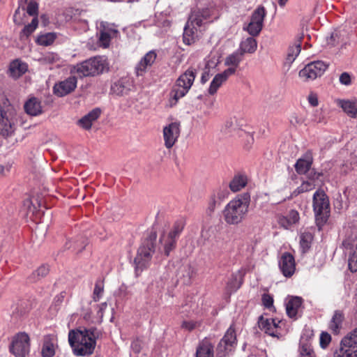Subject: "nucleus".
I'll return each mask as SVG.
<instances>
[{"instance_id":"f257e3e1","label":"nucleus","mask_w":357,"mask_h":357,"mask_svg":"<svg viewBox=\"0 0 357 357\" xmlns=\"http://www.w3.org/2000/svg\"><path fill=\"white\" fill-rule=\"evenodd\" d=\"M99 335L96 328L72 330L68 333V342L76 356H89L93 354Z\"/></svg>"},{"instance_id":"f03ea898","label":"nucleus","mask_w":357,"mask_h":357,"mask_svg":"<svg viewBox=\"0 0 357 357\" xmlns=\"http://www.w3.org/2000/svg\"><path fill=\"white\" fill-rule=\"evenodd\" d=\"M250 204L249 193L238 195L230 200L222 210V217L229 225H238L246 218Z\"/></svg>"},{"instance_id":"7ed1b4c3","label":"nucleus","mask_w":357,"mask_h":357,"mask_svg":"<svg viewBox=\"0 0 357 357\" xmlns=\"http://www.w3.org/2000/svg\"><path fill=\"white\" fill-rule=\"evenodd\" d=\"M210 16L211 11L207 8L195 10L192 12L184 28V43L191 45L195 42L204 29V25L209 20Z\"/></svg>"},{"instance_id":"20e7f679","label":"nucleus","mask_w":357,"mask_h":357,"mask_svg":"<svg viewBox=\"0 0 357 357\" xmlns=\"http://www.w3.org/2000/svg\"><path fill=\"white\" fill-rule=\"evenodd\" d=\"M196 74V70L190 68L177 78L169 93L168 104L170 107L175 106L188 93L194 83Z\"/></svg>"},{"instance_id":"39448f33","label":"nucleus","mask_w":357,"mask_h":357,"mask_svg":"<svg viewBox=\"0 0 357 357\" xmlns=\"http://www.w3.org/2000/svg\"><path fill=\"white\" fill-rule=\"evenodd\" d=\"M108 69L107 59L102 56H94L74 67V72L80 77L96 76Z\"/></svg>"},{"instance_id":"423d86ee","label":"nucleus","mask_w":357,"mask_h":357,"mask_svg":"<svg viewBox=\"0 0 357 357\" xmlns=\"http://www.w3.org/2000/svg\"><path fill=\"white\" fill-rule=\"evenodd\" d=\"M16 111L6 100L0 103V135L9 136L15 130Z\"/></svg>"},{"instance_id":"0eeeda50","label":"nucleus","mask_w":357,"mask_h":357,"mask_svg":"<svg viewBox=\"0 0 357 357\" xmlns=\"http://www.w3.org/2000/svg\"><path fill=\"white\" fill-rule=\"evenodd\" d=\"M313 210L317 225L319 227L324 225L330 213L329 200L324 191L317 190L314 192L313 195Z\"/></svg>"},{"instance_id":"6e6552de","label":"nucleus","mask_w":357,"mask_h":357,"mask_svg":"<svg viewBox=\"0 0 357 357\" xmlns=\"http://www.w3.org/2000/svg\"><path fill=\"white\" fill-rule=\"evenodd\" d=\"M155 252V245L152 239L145 240L139 246L134 259L137 274L148 268Z\"/></svg>"},{"instance_id":"1a4fd4ad","label":"nucleus","mask_w":357,"mask_h":357,"mask_svg":"<svg viewBox=\"0 0 357 357\" xmlns=\"http://www.w3.org/2000/svg\"><path fill=\"white\" fill-rule=\"evenodd\" d=\"M343 245L347 249L353 250L349 258V268L351 272L357 271V222L349 227Z\"/></svg>"},{"instance_id":"9d476101","label":"nucleus","mask_w":357,"mask_h":357,"mask_svg":"<svg viewBox=\"0 0 357 357\" xmlns=\"http://www.w3.org/2000/svg\"><path fill=\"white\" fill-rule=\"evenodd\" d=\"M183 229L182 222H176L172 229L168 232H164L159 239L160 248L168 257L172 250L176 248V240Z\"/></svg>"},{"instance_id":"9b49d317","label":"nucleus","mask_w":357,"mask_h":357,"mask_svg":"<svg viewBox=\"0 0 357 357\" xmlns=\"http://www.w3.org/2000/svg\"><path fill=\"white\" fill-rule=\"evenodd\" d=\"M335 357H357V328L342 338Z\"/></svg>"},{"instance_id":"f8f14e48","label":"nucleus","mask_w":357,"mask_h":357,"mask_svg":"<svg viewBox=\"0 0 357 357\" xmlns=\"http://www.w3.org/2000/svg\"><path fill=\"white\" fill-rule=\"evenodd\" d=\"M236 341L235 324L233 322L217 347V356L225 357L236 345Z\"/></svg>"},{"instance_id":"ddd939ff","label":"nucleus","mask_w":357,"mask_h":357,"mask_svg":"<svg viewBox=\"0 0 357 357\" xmlns=\"http://www.w3.org/2000/svg\"><path fill=\"white\" fill-rule=\"evenodd\" d=\"M328 65L322 61H316L307 64L298 73L299 77L303 82H309L321 76L327 69Z\"/></svg>"},{"instance_id":"4468645a","label":"nucleus","mask_w":357,"mask_h":357,"mask_svg":"<svg viewBox=\"0 0 357 357\" xmlns=\"http://www.w3.org/2000/svg\"><path fill=\"white\" fill-rule=\"evenodd\" d=\"M29 337L25 333H19L13 337L10 351L16 357H25L30 350Z\"/></svg>"},{"instance_id":"2eb2a0df","label":"nucleus","mask_w":357,"mask_h":357,"mask_svg":"<svg viewBox=\"0 0 357 357\" xmlns=\"http://www.w3.org/2000/svg\"><path fill=\"white\" fill-rule=\"evenodd\" d=\"M163 139L167 149H171L177 142L181 132L179 122H172L163 128Z\"/></svg>"},{"instance_id":"dca6fc26","label":"nucleus","mask_w":357,"mask_h":357,"mask_svg":"<svg viewBox=\"0 0 357 357\" xmlns=\"http://www.w3.org/2000/svg\"><path fill=\"white\" fill-rule=\"evenodd\" d=\"M77 84V78L75 76H70L54 84V93L59 97H63L73 92L76 89Z\"/></svg>"},{"instance_id":"f3484780","label":"nucleus","mask_w":357,"mask_h":357,"mask_svg":"<svg viewBox=\"0 0 357 357\" xmlns=\"http://www.w3.org/2000/svg\"><path fill=\"white\" fill-rule=\"evenodd\" d=\"M157 54L155 51L151 50L139 60L135 67V74L137 77H143L155 63Z\"/></svg>"},{"instance_id":"a211bd4d","label":"nucleus","mask_w":357,"mask_h":357,"mask_svg":"<svg viewBox=\"0 0 357 357\" xmlns=\"http://www.w3.org/2000/svg\"><path fill=\"white\" fill-rule=\"evenodd\" d=\"M259 325L260 328L270 336L278 337L281 335L282 321L280 320L261 317Z\"/></svg>"},{"instance_id":"6ab92c4d","label":"nucleus","mask_w":357,"mask_h":357,"mask_svg":"<svg viewBox=\"0 0 357 357\" xmlns=\"http://www.w3.org/2000/svg\"><path fill=\"white\" fill-rule=\"evenodd\" d=\"M279 267L284 276L291 277L296 270L294 256L289 252H284L279 260Z\"/></svg>"},{"instance_id":"aec40b11","label":"nucleus","mask_w":357,"mask_h":357,"mask_svg":"<svg viewBox=\"0 0 357 357\" xmlns=\"http://www.w3.org/2000/svg\"><path fill=\"white\" fill-rule=\"evenodd\" d=\"M235 73L234 68H228L222 73L217 74L211 81L208 93L209 95H214L218 91V89L222 85V84L227 81V79L231 75Z\"/></svg>"},{"instance_id":"412c9836","label":"nucleus","mask_w":357,"mask_h":357,"mask_svg":"<svg viewBox=\"0 0 357 357\" xmlns=\"http://www.w3.org/2000/svg\"><path fill=\"white\" fill-rule=\"evenodd\" d=\"M229 192L227 186H220L213 190L208 201L207 211L210 213L214 211L216 204H220L224 199L229 197Z\"/></svg>"},{"instance_id":"4be33fe9","label":"nucleus","mask_w":357,"mask_h":357,"mask_svg":"<svg viewBox=\"0 0 357 357\" xmlns=\"http://www.w3.org/2000/svg\"><path fill=\"white\" fill-rule=\"evenodd\" d=\"M300 220V215L296 210H290L287 215H278V223L285 229H291Z\"/></svg>"},{"instance_id":"5701e85b","label":"nucleus","mask_w":357,"mask_h":357,"mask_svg":"<svg viewBox=\"0 0 357 357\" xmlns=\"http://www.w3.org/2000/svg\"><path fill=\"white\" fill-rule=\"evenodd\" d=\"M134 87L133 80L128 77H123L114 83L112 91L118 96L126 95Z\"/></svg>"},{"instance_id":"b1692460","label":"nucleus","mask_w":357,"mask_h":357,"mask_svg":"<svg viewBox=\"0 0 357 357\" xmlns=\"http://www.w3.org/2000/svg\"><path fill=\"white\" fill-rule=\"evenodd\" d=\"M302 303V298L298 296H289L286 298V312L289 317L297 319V315L301 307Z\"/></svg>"},{"instance_id":"393cba45","label":"nucleus","mask_w":357,"mask_h":357,"mask_svg":"<svg viewBox=\"0 0 357 357\" xmlns=\"http://www.w3.org/2000/svg\"><path fill=\"white\" fill-rule=\"evenodd\" d=\"M312 163V155L311 152H306L302 158H299L296 162L294 167L296 171L299 174L307 173Z\"/></svg>"},{"instance_id":"a878e982","label":"nucleus","mask_w":357,"mask_h":357,"mask_svg":"<svg viewBox=\"0 0 357 357\" xmlns=\"http://www.w3.org/2000/svg\"><path fill=\"white\" fill-rule=\"evenodd\" d=\"M101 114L100 108H94L78 121V125L85 130H89L93 123L96 121Z\"/></svg>"},{"instance_id":"bb28decb","label":"nucleus","mask_w":357,"mask_h":357,"mask_svg":"<svg viewBox=\"0 0 357 357\" xmlns=\"http://www.w3.org/2000/svg\"><path fill=\"white\" fill-rule=\"evenodd\" d=\"M28 70L26 63L20 59L13 61L9 66V75L13 78L17 79L24 74Z\"/></svg>"},{"instance_id":"cd10ccee","label":"nucleus","mask_w":357,"mask_h":357,"mask_svg":"<svg viewBox=\"0 0 357 357\" xmlns=\"http://www.w3.org/2000/svg\"><path fill=\"white\" fill-rule=\"evenodd\" d=\"M344 320V313L341 310H335L328 323V328L334 333L338 334Z\"/></svg>"},{"instance_id":"c85d7f7f","label":"nucleus","mask_w":357,"mask_h":357,"mask_svg":"<svg viewBox=\"0 0 357 357\" xmlns=\"http://www.w3.org/2000/svg\"><path fill=\"white\" fill-rule=\"evenodd\" d=\"M25 112L31 116H38L42 113L41 102L36 98H31L24 104Z\"/></svg>"},{"instance_id":"c756f323","label":"nucleus","mask_w":357,"mask_h":357,"mask_svg":"<svg viewBox=\"0 0 357 357\" xmlns=\"http://www.w3.org/2000/svg\"><path fill=\"white\" fill-rule=\"evenodd\" d=\"M196 357H214L213 346L208 340H204L197 348Z\"/></svg>"},{"instance_id":"7c9ffc66","label":"nucleus","mask_w":357,"mask_h":357,"mask_svg":"<svg viewBox=\"0 0 357 357\" xmlns=\"http://www.w3.org/2000/svg\"><path fill=\"white\" fill-rule=\"evenodd\" d=\"M248 183V178L245 174H238L234 176L229 183V188L236 192L242 190Z\"/></svg>"},{"instance_id":"2f4dec72","label":"nucleus","mask_w":357,"mask_h":357,"mask_svg":"<svg viewBox=\"0 0 357 357\" xmlns=\"http://www.w3.org/2000/svg\"><path fill=\"white\" fill-rule=\"evenodd\" d=\"M301 50V44L298 43L290 45L287 49V55L284 61V65L287 66L289 68L292 63L295 61L296 57L300 54Z\"/></svg>"},{"instance_id":"473e14b6","label":"nucleus","mask_w":357,"mask_h":357,"mask_svg":"<svg viewBox=\"0 0 357 357\" xmlns=\"http://www.w3.org/2000/svg\"><path fill=\"white\" fill-rule=\"evenodd\" d=\"M298 357H316L314 349L312 347L311 343L304 336L301 337L299 347V356Z\"/></svg>"},{"instance_id":"72a5a7b5","label":"nucleus","mask_w":357,"mask_h":357,"mask_svg":"<svg viewBox=\"0 0 357 357\" xmlns=\"http://www.w3.org/2000/svg\"><path fill=\"white\" fill-rule=\"evenodd\" d=\"M257 47V43L252 37L247 38L241 41L239 52L243 55L245 53H254Z\"/></svg>"},{"instance_id":"f704fd0d","label":"nucleus","mask_w":357,"mask_h":357,"mask_svg":"<svg viewBox=\"0 0 357 357\" xmlns=\"http://www.w3.org/2000/svg\"><path fill=\"white\" fill-rule=\"evenodd\" d=\"M339 105L351 117L357 116V101L339 100Z\"/></svg>"},{"instance_id":"c9c22d12","label":"nucleus","mask_w":357,"mask_h":357,"mask_svg":"<svg viewBox=\"0 0 357 357\" xmlns=\"http://www.w3.org/2000/svg\"><path fill=\"white\" fill-rule=\"evenodd\" d=\"M242 59L243 54L239 51L235 52L225 59V64L230 66L229 68H234L236 70L242 61Z\"/></svg>"},{"instance_id":"e433bc0d","label":"nucleus","mask_w":357,"mask_h":357,"mask_svg":"<svg viewBox=\"0 0 357 357\" xmlns=\"http://www.w3.org/2000/svg\"><path fill=\"white\" fill-rule=\"evenodd\" d=\"M266 15V12L264 7L259 6L252 14L250 22H253L254 24L263 26V22Z\"/></svg>"},{"instance_id":"4c0bfd02","label":"nucleus","mask_w":357,"mask_h":357,"mask_svg":"<svg viewBox=\"0 0 357 357\" xmlns=\"http://www.w3.org/2000/svg\"><path fill=\"white\" fill-rule=\"evenodd\" d=\"M49 267L47 265H41L30 275L32 282H36L45 277L49 273Z\"/></svg>"},{"instance_id":"58836bf2","label":"nucleus","mask_w":357,"mask_h":357,"mask_svg":"<svg viewBox=\"0 0 357 357\" xmlns=\"http://www.w3.org/2000/svg\"><path fill=\"white\" fill-rule=\"evenodd\" d=\"M56 39V35L54 33H47L38 37L37 43L43 46H48L53 43Z\"/></svg>"},{"instance_id":"ea45409f","label":"nucleus","mask_w":357,"mask_h":357,"mask_svg":"<svg viewBox=\"0 0 357 357\" xmlns=\"http://www.w3.org/2000/svg\"><path fill=\"white\" fill-rule=\"evenodd\" d=\"M38 24V18L33 17L31 22L26 25L20 33V37H28L31 35L37 28Z\"/></svg>"},{"instance_id":"a19ab883","label":"nucleus","mask_w":357,"mask_h":357,"mask_svg":"<svg viewBox=\"0 0 357 357\" xmlns=\"http://www.w3.org/2000/svg\"><path fill=\"white\" fill-rule=\"evenodd\" d=\"M290 123L295 126H300L305 123V116L299 112L293 113L289 118Z\"/></svg>"},{"instance_id":"79ce46f5","label":"nucleus","mask_w":357,"mask_h":357,"mask_svg":"<svg viewBox=\"0 0 357 357\" xmlns=\"http://www.w3.org/2000/svg\"><path fill=\"white\" fill-rule=\"evenodd\" d=\"M104 292V284L101 280L96 281L93 292V300L95 302L98 301Z\"/></svg>"},{"instance_id":"37998d69","label":"nucleus","mask_w":357,"mask_h":357,"mask_svg":"<svg viewBox=\"0 0 357 357\" xmlns=\"http://www.w3.org/2000/svg\"><path fill=\"white\" fill-rule=\"evenodd\" d=\"M315 188V184L312 181H303L300 186L297 188L295 192L297 194L312 190Z\"/></svg>"},{"instance_id":"c03bdc74","label":"nucleus","mask_w":357,"mask_h":357,"mask_svg":"<svg viewBox=\"0 0 357 357\" xmlns=\"http://www.w3.org/2000/svg\"><path fill=\"white\" fill-rule=\"evenodd\" d=\"M59 59V57L56 54L49 52L44 54L40 61L43 64H52L57 62Z\"/></svg>"},{"instance_id":"a18cd8bd","label":"nucleus","mask_w":357,"mask_h":357,"mask_svg":"<svg viewBox=\"0 0 357 357\" xmlns=\"http://www.w3.org/2000/svg\"><path fill=\"white\" fill-rule=\"evenodd\" d=\"M312 236L310 233H303L300 237V244L305 251L310 247Z\"/></svg>"},{"instance_id":"49530a36","label":"nucleus","mask_w":357,"mask_h":357,"mask_svg":"<svg viewBox=\"0 0 357 357\" xmlns=\"http://www.w3.org/2000/svg\"><path fill=\"white\" fill-rule=\"evenodd\" d=\"M262 27L263 26L259 24H254L253 22H250L246 27H244V29L246 30L251 36H256L259 35L262 29Z\"/></svg>"},{"instance_id":"de8ad7c7","label":"nucleus","mask_w":357,"mask_h":357,"mask_svg":"<svg viewBox=\"0 0 357 357\" xmlns=\"http://www.w3.org/2000/svg\"><path fill=\"white\" fill-rule=\"evenodd\" d=\"M41 353L43 357H52L55 353L53 344L49 342H45Z\"/></svg>"},{"instance_id":"09e8293b","label":"nucleus","mask_w":357,"mask_h":357,"mask_svg":"<svg viewBox=\"0 0 357 357\" xmlns=\"http://www.w3.org/2000/svg\"><path fill=\"white\" fill-rule=\"evenodd\" d=\"M26 13L33 17L38 18V4L34 0H31L26 7Z\"/></svg>"},{"instance_id":"8fccbe9b","label":"nucleus","mask_w":357,"mask_h":357,"mask_svg":"<svg viewBox=\"0 0 357 357\" xmlns=\"http://www.w3.org/2000/svg\"><path fill=\"white\" fill-rule=\"evenodd\" d=\"M111 40V35L106 31H101L100 33V45L106 48L109 47Z\"/></svg>"},{"instance_id":"3c124183","label":"nucleus","mask_w":357,"mask_h":357,"mask_svg":"<svg viewBox=\"0 0 357 357\" xmlns=\"http://www.w3.org/2000/svg\"><path fill=\"white\" fill-rule=\"evenodd\" d=\"M200 324V321L194 320H186L182 322L181 328L186 331H191L199 327Z\"/></svg>"},{"instance_id":"603ef678","label":"nucleus","mask_w":357,"mask_h":357,"mask_svg":"<svg viewBox=\"0 0 357 357\" xmlns=\"http://www.w3.org/2000/svg\"><path fill=\"white\" fill-rule=\"evenodd\" d=\"M331 342V336L327 332H322L320 335L319 342L321 348H326Z\"/></svg>"},{"instance_id":"864d4df0","label":"nucleus","mask_w":357,"mask_h":357,"mask_svg":"<svg viewBox=\"0 0 357 357\" xmlns=\"http://www.w3.org/2000/svg\"><path fill=\"white\" fill-rule=\"evenodd\" d=\"M263 305L267 309L274 308L273 307V298L268 294H264L261 298Z\"/></svg>"},{"instance_id":"5fc2aeb1","label":"nucleus","mask_w":357,"mask_h":357,"mask_svg":"<svg viewBox=\"0 0 357 357\" xmlns=\"http://www.w3.org/2000/svg\"><path fill=\"white\" fill-rule=\"evenodd\" d=\"M131 349L135 354H139L142 349V341L137 338L131 343Z\"/></svg>"},{"instance_id":"6e6d98bb","label":"nucleus","mask_w":357,"mask_h":357,"mask_svg":"<svg viewBox=\"0 0 357 357\" xmlns=\"http://www.w3.org/2000/svg\"><path fill=\"white\" fill-rule=\"evenodd\" d=\"M340 82L344 85H349L351 84V77L349 73H343L340 76Z\"/></svg>"},{"instance_id":"4d7b16f0","label":"nucleus","mask_w":357,"mask_h":357,"mask_svg":"<svg viewBox=\"0 0 357 357\" xmlns=\"http://www.w3.org/2000/svg\"><path fill=\"white\" fill-rule=\"evenodd\" d=\"M308 102L310 105L316 107L319 104L317 96L315 93H311L307 98Z\"/></svg>"},{"instance_id":"13d9d810","label":"nucleus","mask_w":357,"mask_h":357,"mask_svg":"<svg viewBox=\"0 0 357 357\" xmlns=\"http://www.w3.org/2000/svg\"><path fill=\"white\" fill-rule=\"evenodd\" d=\"M211 77V75L209 73V70H205L202 75L201 77V82L202 84H205Z\"/></svg>"},{"instance_id":"bf43d9fd","label":"nucleus","mask_w":357,"mask_h":357,"mask_svg":"<svg viewBox=\"0 0 357 357\" xmlns=\"http://www.w3.org/2000/svg\"><path fill=\"white\" fill-rule=\"evenodd\" d=\"M107 306V303H102L101 304L98 305V313L100 314V317H102L103 311L106 309Z\"/></svg>"},{"instance_id":"052dcab7","label":"nucleus","mask_w":357,"mask_h":357,"mask_svg":"<svg viewBox=\"0 0 357 357\" xmlns=\"http://www.w3.org/2000/svg\"><path fill=\"white\" fill-rule=\"evenodd\" d=\"M20 8H18L15 10V13L13 16L14 22L16 24H21V20H20V19L18 18V15H20Z\"/></svg>"},{"instance_id":"680f3d73","label":"nucleus","mask_w":357,"mask_h":357,"mask_svg":"<svg viewBox=\"0 0 357 357\" xmlns=\"http://www.w3.org/2000/svg\"><path fill=\"white\" fill-rule=\"evenodd\" d=\"M240 285L238 284L236 286H234V287H231L230 284H228V288L231 290V291H236V289H238L239 288Z\"/></svg>"},{"instance_id":"e2e57ef3","label":"nucleus","mask_w":357,"mask_h":357,"mask_svg":"<svg viewBox=\"0 0 357 357\" xmlns=\"http://www.w3.org/2000/svg\"><path fill=\"white\" fill-rule=\"evenodd\" d=\"M288 0H279L278 3L280 6H284Z\"/></svg>"},{"instance_id":"0e129e2a","label":"nucleus","mask_w":357,"mask_h":357,"mask_svg":"<svg viewBox=\"0 0 357 357\" xmlns=\"http://www.w3.org/2000/svg\"><path fill=\"white\" fill-rule=\"evenodd\" d=\"M185 268H187L188 269L189 272H191V273H192L191 267H190V266L189 264H188V265H187L186 266H185ZM188 276H189V278H190V277H191V275L190 274V273H188Z\"/></svg>"},{"instance_id":"69168bd1","label":"nucleus","mask_w":357,"mask_h":357,"mask_svg":"<svg viewBox=\"0 0 357 357\" xmlns=\"http://www.w3.org/2000/svg\"><path fill=\"white\" fill-rule=\"evenodd\" d=\"M337 36V33H332V35H331V38H335V37H336Z\"/></svg>"},{"instance_id":"338daca9","label":"nucleus","mask_w":357,"mask_h":357,"mask_svg":"<svg viewBox=\"0 0 357 357\" xmlns=\"http://www.w3.org/2000/svg\"><path fill=\"white\" fill-rule=\"evenodd\" d=\"M116 32H117V31H116V30H114V31H113V33H116Z\"/></svg>"}]
</instances>
